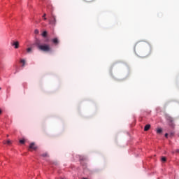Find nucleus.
Masks as SVG:
<instances>
[{
    "label": "nucleus",
    "instance_id": "nucleus-1",
    "mask_svg": "<svg viewBox=\"0 0 179 179\" xmlns=\"http://www.w3.org/2000/svg\"><path fill=\"white\" fill-rule=\"evenodd\" d=\"M36 45L38 47V50L40 51H43V52H51L52 48L48 44H40L39 43H36Z\"/></svg>",
    "mask_w": 179,
    "mask_h": 179
},
{
    "label": "nucleus",
    "instance_id": "nucleus-2",
    "mask_svg": "<svg viewBox=\"0 0 179 179\" xmlns=\"http://www.w3.org/2000/svg\"><path fill=\"white\" fill-rule=\"evenodd\" d=\"M56 23H57V17H55V15L52 14V17L49 20V24H52V26H55Z\"/></svg>",
    "mask_w": 179,
    "mask_h": 179
},
{
    "label": "nucleus",
    "instance_id": "nucleus-3",
    "mask_svg": "<svg viewBox=\"0 0 179 179\" xmlns=\"http://www.w3.org/2000/svg\"><path fill=\"white\" fill-rule=\"evenodd\" d=\"M29 150H37V147L36 146V144H34V143H31L29 145Z\"/></svg>",
    "mask_w": 179,
    "mask_h": 179
},
{
    "label": "nucleus",
    "instance_id": "nucleus-4",
    "mask_svg": "<svg viewBox=\"0 0 179 179\" xmlns=\"http://www.w3.org/2000/svg\"><path fill=\"white\" fill-rule=\"evenodd\" d=\"M11 45L14 47V48L17 49L19 48V41H14L11 43Z\"/></svg>",
    "mask_w": 179,
    "mask_h": 179
},
{
    "label": "nucleus",
    "instance_id": "nucleus-5",
    "mask_svg": "<svg viewBox=\"0 0 179 179\" xmlns=\"http://www.w3.org/2000/svg\"><path fill=\"white\" fill-rule=\"evenodd\" d=\"M166 120H168L169 122H174V119L169 115H166Z\"/></svg>",
    "mask_w": 179,
    "mask_h": 179
},
{
    "label": "nucleus",
    "instance_id": "nucleus-6",
    "mask_svg": "<svg viewBox=\"0 0 179 179\" xmlns=\"http://www.w3.org/2000/svg\"><path fill=\"white\" fill-rule=\"evenodd\" d=\"M27 52L28 54H30V53L33 52V48H27Z\"/></svg>",
    "mask_w": 179,
    "mask_h": 179
},
{
    "label": "nucleus",
    "instance_id": "nucleus-7",
    "mask_svg": "<svg viewBox=\"0 0 179 179\" xmlns=\"http://www.w3.org/2000/svg\"><path fill=\"white\" fill-rule=\"evenodd\" d=\"M52 43L54 44H58V43H59V41H58V38H55L52 39Z\"/></svg>",
    "mask_w": 179,
    "mask_h": 179
},
{
    "label": "nucleus",
    "instance_id": "nucleus-8",
    "mask_svg": "<svg viewBox=\"0 0 179 179\" xmlns=\"http://www.w3.org/2000/svg\"><path fill=\"white\" fill-rule=\"evenodd\" d=\"M148 129H150V124H146L144 127V131H148Z\"/></svg>",
    "mask_w": 179,
    "mask_h": 179
},
{
    "label": "nucleus",
    "instance_id": "nucleus-9",
    "mask_svg": "<svg viewBox=\"0 0 179 179\" xmlns=\"http://www.w3.org/2000/svg\"><path fill=\"white\" fill-rule=\"evenodd\" d=\"M4 145H10L12 142L10 140H8L7 141H3Z\"/></svg>",
    "mask_w": 179,
    "mask_h": 179
},
{
    "label": "nucleus",
    "instance_id": "nucleus-10",
    "mask_svg": "<svg viewBox=\"0 0 179 179\" xmlns=\"http://www.w3.org/2000/svg\"><path fill=\"white\" fill-rule=\"evenodd\" d=\"M20 62H21V64H22V66H24V65L26 64V60L22 59L20 60Z\"/></svg>",
    "mask_w": 179,
    "mask_h": 179
},
{
    "label": "nucleus",
    "instance_id": "nucleus-11",
    "mask_svg": "<svg viewBox=\"0 0 179 179\" xmlns=\"http://www.w3.org/2000/svg\"><path fill=\"white\" fill-rule=\"evenodd\" d=\"M43 37H47V31H44L42 34Z\"/></svg>",
    "mask_w": 179,
    "mask_h": 179
},
{
    "label": "nucleus",
    "instance_id": "nucleus-12",
    "mask_svg": "<svg viewBox=\"0 0 179 179\" xmlns=\"http://www.w3.org/2000/svg\"><path fill=\"white\" fill-rule=\"evenodd\" d=\"M162 132H163V130L162 129H158L157 130V134H162Z\"/></svg>",
    "mask_w": 179,
    "mask_h": 179
},
{
    "label": "nucleus",
    "instance_id": "nucleus-13",
    "mask_svg": "<svg viewBox=\"0 0 179 179\" xmlns=\"http://www.w3.org/2000/svg\"><path fill=\"white\" fill-rule=\"evenodd\" d=\"M24 142H26L24 139L20 140V143H21L22 145H24Z\"/></svg>",
    "mask_w": 179,
    "mask_h": 179
},
{
    "label": "nucleus",
    "instance_id": "nucleus-14",
    "mask_svg": "<svg viewBox=\"0 0 179 179\" xmlns=\"http://www.w3.org/2000/svg\"><path fill=\"white\" fill-rule=\"evenodd\" d=\"M167 159H166V157H162V162H166Z\"/></svg>",
    "mask_w": 179,
    "mask_h": 179
},
{
    "label": "nucleus",
    "instance_id": "nucleus-15",
    "mask_svg": "<svg viewBox=\"0 0 179 179\" xmlns=\"http://www.w3.org/2000/svg\"><path fill=\"white\" fill-rule=\"evenodd\" d=\"M43 157H47V156H48V154L45 153L42 155Z\"/></svg>",
    "mask_w": 179,
    "mask_h": 179
},
{
    "label": "nucleus",
    "instance_id": "nucleus-16",
    "mask_svg": "<svg viewBox=\"0 0 179 179\" xmlns=\"http://www.w3.org/2000/svg\"><path fill=\"white\" fill-rule=\"evenodd\" d=\"M84 1H85V2H93V1L94 0H84Z\"/></svg>",
    "mask_w": 179,
    "mask_h": 179
},
{
    "label": "nucleus",
    "instance_id": "nucleus-17",
    "mask_svg": "<svg viewBox=\"0 0 179 179\" xmlns=\"http://www.w3.org/2000/svg\"><path fill=\"white\" fill-rule=\"evenodd\" d=\"M34 33H35V34H38V29H36V30L34 31Z\"/></svg>",
    "mask_w": 179,
    "mask_h": 179
},
{
    "label": "nucleus",
    "instance_id": "nucleus-18",
    "mask_svg": "<svg viewBox=\"0 0 179 179\" xmlns=\"http://www.w3.org/2000/svg\"><path fill=\"white\" fill-rule=\"evenodd\" d=\"M167 136H169V134H165V137L167 138Z\"/></svg>",
    "mask_w": 179,
    "mask_h": 179
},
{
    "label": "nucleus",
    "instance_id": "nucleus-19",
    "mask_svg": "<svg viewBox=\"0 0 179 179\" xmlns=\"http://www.w3.org/2000/svg\"><path fill=\"white\" fill-rule=\"evenodd\" d=\"M17 72H19V70L16 69L15 73H17Z\"/></svg>",
    "mask_w": 179,
    "mask_h": 179
},
{
    "label": "nucleus",
    "instance_id": "nucleus-20",
    "mask_svg": "<svg viewBox=\"0 0 179 179\" xmlns=\"http://www.w3.org/2000/svg\"><path fill=\"white\" fill-rule=\"evenodd\" d=\"M47 16V14L43 15V17H45Z\"/></svg>",
    "mask_w": 179,
    "mask_h": 179
},
{
    "label": "nucleus",
    "instance_id": "nucleus-21",
    "mask_svg": "<svg viewBox=\"0 0 179 179\" xmlns=\"http://www.w3.org/2000/svg\"><path fill=\"white\" fill-rule=\"evenodd\" d=\"M2 113V110H1V109H0V114H1Z\"/></svg>",
    "mask_w": 179,
    "mask_h": 179
},
{
    "label": "nucleus",
    "instance_id": "nucleus-22",
    "mask_svg": "<svg viewBox=\"0 0 179 179\" xmlns=\"http://www.w3.org/2000/svg\"><path fill=\"white\" fill-rule=\"evenodd\" d=\"M44 20H47V18H46V17H44Z\"/></svg>",
    "mask_w": 179,
    "mask_h": 179
},
{
    "label": "nucleus",
    "instance_id": "nucleus-23",
    "mask_svg": "<svg viewBox=\"0 0 179 179\" xmlns=\"http://www.w3.org/2000/svg\"><path fill=\"white\" fill-rule=\"evenodd\" d=\"M16 68H17V66H15Z\"/></svg>",
    "mask_w": 179,
    "mask_h": 179
},
{
    "label": "nucleus",
    "instance_id": "nucleus-24",
    "mask_svg": "<svg viewBox=\"0 0 179 179\" xmlns=\"http://www.w3.org/2000/svg\"><path fill=\"white\" fill-rule=\"evenodd\" d=\"M2 88L0 87V90H1Z\"/></svg>",
    "mask_w": 179,
    "mask_h": 179
},
{
    "label": "nucleus",
    "instance_id": "nucleus-25",
    "mask_svg": "<svg viewBox=\"0 0 179 179\" xmlns=\"http://www.w3.org/2000/svg\"><path fill=\"white\" fill-rule=\"evenodd\" d=\"M61 179H62V178H61Z\"/></svg>",
    "mask_w": 179,
    "mask_h": 179
}]
</instances>
